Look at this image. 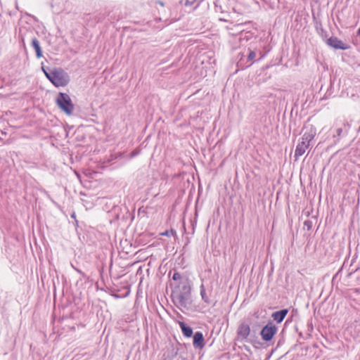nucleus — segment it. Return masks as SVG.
I'll use <instances>...</instances> for the list:
<instances>
[{"label":"nucleus","instance_id":"1","mask_svg":"<svg viewBox=\"0 0 360 360\" xmlns=\"http://www.w3.org/2000/svg\"><path fill=\"white\" fill-rule=\"evenodd\" d=\"M174 304L180 309H191L192 307L191 287L188 280H183L174 286L172 294Z\"/></svg>","mask_w":360,"mask_h":360},{"label":"nucleus","instance_id":"2","mask_svg":"<svg viewBox=\"0 0 360 360\" xmlns=\"http://www.w3.org/2000/svg\"><path fill=\"white\" fill-rule=\"evenodd\" d=\"M350 125L345 120H337L330 129V134L326 138L330 146L336 145L342 137L347 135Z\"/></svg>","mask_w":360,"mask_h":360},{"label":"nucleus","instance_id":"3","mask_svg":"<svg viewBox=\"0 0 360 360\" xmlns=\"http://www.w3.org/2000/svg\"><path fill=\"white\" fill-rule=\"evenodd\" d=\"M315 135L316 130L313 127H310L304 131L295 150L294 157L295 160H297L300 157L304 154L306 150L309 148L310 142L314 139Z\"/></svg>","mask_w":360,"mask_h":360},{"label":"nucleus","instance_id":"4","mask_svg":"<svg viewBox=\"0 0 360 360\" xmlns=\"http://www.w3.org/2000/svg\"><path fill=\"white\" fill-rule=\"evenodd\" d=\"M47 79L56 87L65 86L70 82L68 74L60 68H55L50 70Z\"/></svg>","mask_w":360,"mask_h":360},{"label":"nucleus","instance_id":"5","mask_svg":"<svg viewBox=\"0 0 360 360\" xmlns=\"http://www.w3.org/2000/svg\"><path fill=\"white\" fill-rule=\"evenodd\" d=\"M58 107L66 115H71L74 111V105L70 96L66 93H59L56 99Z\"/></svg>","mask_w":360,"mask_h":360},{"label":"nucleus","instance_id":"6","mask_svg":"<svg viewBox=\"0 0 360 360\" xmlns=\"http://www.w3.org/2000/svg\"><path fill=\"white\" fill-rule=\"evenodd\" d=\"M278 330L277 327L272 323H268L261 330L260 335L264 341L271 340Z\"/></svg>","mask_w":360,"mask_h":360},{"label":"nucleus","instance_id":"7","mask_svg":"<svg viewBox=\"0 0 360 360\" xmlns=\"http://www.w3.org/2000/svg\"><path fill=\"white\" fill-rule=\"evenodd\" d=\"M238 335L242 339H246L250 333V328L248 323H242L238 329Z\"/></svg>","mask_w":360,"mask_h":360},{"label":"nucleus","instance_id":"8","mask_svg":"<svg viewBox=\"0 0 360 360\" xmlns=\"http://www.w3.org/2000/svg\"><path fill=\"white\" fill-rule=\"evenodd\" d=\"M328 44L335 49L345 50L347 46L345 44L337 37H330L328 39Z\"/></svg>","mask_w":360,"mask_h":360},{"label":"nucleus","instance_id":"9","mask_svg":"<svg viewBox=\"0 0 360 360\" xmlns=\"http://www.w3.org/2000/svg\"><path fill=\"white\" fill-rule=\"evenodd\" d=\"M193 344L195 348H202L204 347V337L201 332H196L194 334Z\"/></svg>","mask_w":360,"mask_h":360},{"label":"nucleus","instance_id":"10","mask_svg":"<svg viewBox=\"0 0 360 360\" xmlns=\"http://www.w3.org/2000/svg\"><path fill=\"white\" fill-rule=\"evenodd\" d=\"M288 311L287 309H281L280 311L274 312L271 316L275 321L279 323L283 321L288 314Z\"/></svg>","mask_w":360,"mask_h":360},{"label":"nucleus","instance_id":"11","mask_svg":"<svg viewBox=\"0 0 360 360\" xmlns=\"http://www.w3.org/2000/svg\"><path fill=\"white\" fill-rule=\"evenodd\" d=\"M183 335L186 338H191L193 335V330L191 327L186 325L185 323L180 321L179 323Z\"/></svg>","mask_w":360,"mask_h":360},{"label":"nucleus","instance_id":"12","mask_svg":"<svg viewBox=\"0 0 360 360\" xmlns=\"http://www.w3.org/2000/svg\"><path fill=\"white\" fill-rule=\"evenodd\" d=\"M32 46L36 51V56L38 58L42 56V51L39 45V41L37 38H34L32 40Z\"/></svg>","mask_w":360,"mask_h":360},{"label":"nucleus","instance_id":"13","mask_svg":"<svg viewBox=\"0 0 360 360\" xmlns=\"http://www.w3.org/2000/svg\"><path fill=\"white\" fill-rule=\"evenodd\" d=\"M200 296H201L202 300L205 303H207L208 304H210L211 303V300L210 299L209 295L206 292L204 284H202V283L201 284V285L200 287Z\"/></svg>","mask_w":360,"mask_h":360},{"label":"nucleus","instance_id":"14","mask_svg":"<svg viewBox=\"0 0 360 360\" xmlns=\"http://www.w3.org/2000/svg\"><path fill=\"white\" fill-rule=\"evenodd\" d=\"M172 279L175 281H178V283H181V281L183 280H188L187 278H184L182 277V276L181 275V274H179V272H175L173 276H172Z\"/></svg>","mask_w":360,"mask_h":360},{"label":"nucleus","instance_id":"15","mask_svg":"<svg viewBox=\"0 0 360 360\" xmlns=\"http://www.w3.org/2000/svg\"><path fill=\"white\" fill-rule=\"evenodd\" d=\"M255 57H256L255 53L253 51L250 50L248 56V59L250 62L249 65L252 64L253 60L255 59Z\"/></svg>","mask_w":360,"mask_h":360},{"label":"nucleus","instance_id":"16","mask_svg":"<svg viewBox=\"0 0 360 360\" xmlns=\"http://www.w3.org/2000/svg\"><path fill=\"white\" fill-rule=\"evenodd\" d=\"M195 1V0H186L184 4L186 6H192Z\"/></svg>","mask_w":360,"mask_h":360},{"label":"nucleus","instance_id":"17","mask_svg":"<svg viewBox=\"0 0 360 360\" xmlns=\"http://www.w3.org/2000/svg\"><path fill=\"white\" fill-rule=\"evenodd\" d=\"M139 154V150H134V151H133V152H131V154H130L129 157H130L131 158H134V157H135V156L138 155Z\"/></svg>","mask_w":360,"mask_h":360},{"label":"nucleus","instance_id":"18","mask_svg":"<svg viewBox=\"0 0 360 360\" xmlns=\"http://www.w3.org/2000/svg\"><path fill=\"white\" fill-rule=\"evenodd\" d=\"M311 222L310 221H305L304 226H307L308 229L310 228Z\"/></svg>","mask_w":360,"mask_h":360},{"label":"nucleus","instance_id":"19","mask_svg":"<svg viewBox=\"0 0 360 360\" xmlns=\"http://www.w3.org/2000/svg\"><path fill=\"white\" fill-rule=\"evenodd\" d=\"M42 70L45 75V76L47 77V75H49L50 71H47L44 68H42Z\"/></svg>","mask_w":360,"mask_h":360},{"label":"nucleus","instance_id":"20","mask_svg":"<svg viewBox=\"0 0 360 360\" xmlns=\"http://www.w3.org/2000/svg\"><path fill=\"white\" fill-rule=\"evenodd\" d=\"M72 268L76 271H77L78 273L81 274H83L82 271L81 270H79V269L75 267L72 264Z\"/></svg>","mask_w":360,"mask_h":360},{"label":"nucleus","instance_id":"21","mask_svg":"<svg viewBox=\"0 0 360 360\" xmlns=\"http://www.w3.org/2000/svg\"><path fill=\"white\" fill-rule=\"evenodd\" d=\"M358 34L360 35V27H359V29L358 30Z\"/></svg>","mask_w":360,"mask_h":360}]
</instances>
